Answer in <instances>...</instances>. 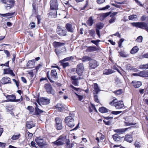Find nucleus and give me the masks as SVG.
Here are the masks:
<instances>
[{
	"label": "nucleus",
	"instance_id": "nucleus-1",
	"mask_svg": "<svg viewBox=\"0 0 148 148\" xmlns=\"http://www.w3.org/2000/svg\"><path fill=\"white\" fill-rule=\"evenodd\" d=\"M131 24L134 27L144 29L148 32V26L147 24L145 22H134L132 23Z\"/></svg>",
	"mask_w": 148,
	"mask_h": 148
},
{
	"label": "nucleus",
	"instance_id": "nucleus-2",
	"mask_svg": "<svg viewBox=\"0 0 148 148\" xmlns=\"http://www.w3.org/2000/svg\"><path fill=\"white\" fill-rule=\"evenodd\" d=\"M65 121L66 124L69 127H72L75 125L74 119L71 116H69L66 117Z\"/></svg>",
	"mask_w": 148,
	"mask_h": 148
},
{
	"label": "nucleus",
	"instance_id": "nucleus-3",
	"mask_svg": "<svg viewBox=\"0 0 148 148\" xmlns=\"http://www.w3.org/2000/svg\"><path fill=\"white\" fill-rule=\"evenodd\" d=\"M6 99L8 101L5 100L4 102H8L10 101L11 102H18L22 100V96H21L20 99H16V96L15 95H7L6 96Z\"/></svg>",
	"mask_w": 148,
	"mask_h": 148
},
{
	"label": "nucleus",
	"instance_id": "nucleus-4",
	"mask_svg": "<svg viewBox=\"0 0 148 148\" xmlns=\"http://www.w3.org/2000/svg\"><path fill=\"white\" fill-rule=\"evenodd\" d=\"M65 141V138L61 136L57 140L53 142L52 143L57 146H59L62 145Z\"/></svg>",
	"mask_w": 148,
	"mask_h": 148
},
{
	"label": "nucleus",
	"instance_id": "nucleus-5",
	"mask_svg": "<svg viewBox=\"0 0 148 148\" xmlns=\"http://www.w3.org/2000/svg\"><path fill=\"white\" fill-rule=\"evenodd\" d=\"M58 5L57 0H51L50 1V9L51 10H57Z\"/></svg>",
	"mask_w": 148,
	"mask_h": 148
},
{
	"label": "nucleus",
	"instance_id": "nucleus-6",
	"mask_svg": "<svg viewBox=\"0 0 148 148\" xmlns=\"http://www.w3.org/2000/svg\"><path fill=\"white\" fill-rule=\"evenodd\" d=\"M77 67L76 72L79 75L81 76L84 71L83 64L82 63H79L77 65Z\"/></svg>",
	"mask_w": 148,
	"mask_h": 148
},
{
	"label": "nucleus",
	"instance_id": "nucleus-7",
	"mask_svg": "<svg viewBox=\"0 0 148 148\" xmlns=\"http://www.w3.org/2000/svg\"><path fill=\"white\" fill-rule=\"evenodd\" d=\"M89 65V69H94L99 65V64L95 60H92L90 61Z\"/></svg>",
	"mask_w": 148,
	"mask_h": 148
},
{
	"label": "nucleus",
	"instance_id": "nucleus-8",
	"mask_svg": "<svg viewBox=\"0 0 148 148\" xmlns=\"http://www.w3.org/2000/svg\"><path fill=\"white\" fill-rule=\"evenodd\" d=\"M6 3L7 2H9L10 4H7L5 5V7L6 10H8L10 9L11 8H12L14 5V4L15 1L14 0H6Z\"/></svg>",
	"mask_w": 148,
	"mask_h": 148
},
{
	"label": "nucleus",
	"instance_id": "nucleus-9",
	"mask_svg": "<svg viewBox=\"0 0 148 148\" xmlns=\"http://www.w3.org/2000/svg\"><path fill=\"white\" fill-rule=\"evenodd\" d=\"M56 108L60 112H62L66 109V106L61 102L58 103L56 106Z\"/></svg>",
	"mask_w": 148,
	"mask_h": 148
},
{
	"label": "nucleus",
	"instance_id": "nucleus-10",
	"mask_svg": "<svg viewBox=\"0 0 148 148\" xmlns=\"http://www.w3.org/2000/svg\"><path fill=\"white\" fill-rule=\"evenodd\" d=\"M71 79L72 81V83L75 86H78L79 84V78H77L75 75L72 76L71 77Z\"/></svg>",
	"mask_w": 148,
	"mask_h": 148
},
{
	"label": "nucleus",
	"instance_id": "nucleus-11",
	"mask_svg": "<svg viewBox=\"0 0 148 148\" xmlns=\"http://www.w3.org/2000/svg\"><path fill=\"white\" fill-rule=\"evenodd\" d=\"M1 82L3 84H6L11 83V81L10 78L7 77H5L2 78Z\"/></svg>",
	"mask_w": 148,
	"mask_h": 148
},
{
	"label": "nucleus",
	"instance_id": "nucleus-12",
	"mask_svg": "<svg viewBox=\"0 0 148 148\" xmlns=\"http://www.w3.org/2000/svg\"><path fill=\"white\" fill-rule=\"evenodd\" d=\"M35 140L38 145L42 147H43L47 145L45 143L43 142L42 139H40L39 138H36Z\"/></svg>",
	"mask_w": 148,
	"mask_h": 148
},
{
	"label": "nucleus",
	"instance_id": "nucleus-13",
	"mask_svg": "<svg viewBox=\"0 0 148 148\" xmlns=\"http://www.w3.org/2000/svg\"><path fill=\"white\" fill-rule=\"evenodd\" d=\"M45 88L48 94H52V88L51 85L48 84H45Z\"/></svg>",
	"mask_w": 148,
	"mask_h": 148
},
{
	"label": "nucleus",
	"instance_id": "nucleus-14",
	"mask_svg": "<svg viewBox=\"0 0 148 148\" xmlns=\"http://www.w3.org/2000/svg\"><path fill=\"white\" fill-rule=\"evenodd\" d=\"M113 105L116 109H119L124 107L123 102H113Z\"/></svg>",
	"mask_w": 148,
	"mask_h": 148
},
{
	"label": "nucleus",
	"instance_id": "nucleus-15",
	"mask_svg": "<svg viewBox=\"0 0 148 148\" xmlns=\"http://www.w3.org/2000/svg\"><path fill=\"white\" fill-rule=\"evenodd\" d=\"M57 33L60 36H64L65 35V31L58 26L57 29Z\"/></svg>",
	"mask_w": 148,
	"mask_h": 148
},
{
	"label": "nucleus",
	"instance_id": "nucleus-16",
	"mask_svg": "<svg viewBox=\"0 0 148 148\" xmlns=\"http://www.w3.org/2000/svg\"><path fill=\"white\" fill-rule=\"evenodd\" d=\"M65 27L68 32L73 33L74 30V28L73 27L72 25L67 23Z\"/></svg>",
	"mask_w": 148,
	"mask_h": 148
},
{
	"label": "nucleus",
	"instance_id": "nucleus-17",
	"mask_svg": "<svg viewBox=\"0 0 148 148\" xmlns=\"http://www.w3.org/2000/svg\"><path fill=\"white\" fill-rule=\"evenodd\" d=\"M132 83L133 86L136 88L139 87L142 85L141 82L139 81H133Z\"/></svg>",
	"mask_w": 148,
	"mask_h": 148
},
{
	"label": "nucleus",
	"instance_id": "nucleus-18",
	"mask_svg": "<svg viewBox=\"0 0 148 148\" xmlns=\"http://www.w3.org/2000/svg\"><path fill=\"white\" fill-rule=\"evenodd\" d=\"M93 88L94 89L93 90L94 95L95 94H97L98 92L101 91V90L99 88L98 85L97 83L94 84Z\"/></svg>",
	"mask_w": 148,
	"mask_h": 148
},
{
	"label": "nucleus",
	"instance_id": "nucleus-19",
	"mask_svg": "<svg viewBox=\"0 0 148 148\" xmlns=\"http://www.w3.org/2000/svg\"><path fill=\"white\" fill-rule=\"evenodd\" d=\"M98 48L94 46H91L87 47L86 51L87 52H91L98 50Z\"/></svg>",
	"mask_w": 148,
	"mask_h": 148
},
{
	"label": "nucleus",
	"instance_id": "nucleus-20",
	"mask_svg": "<svg viewBox=\"0 0 148 148\" xmlns=\"http://www.w3.org/2000/svg\"><path fill=\"white\" fill-rule=\"evenodd\" d=\"M3 74H10L12 76H14L15 74L13 73L12 70L6 69H5L3 70Z\"/></svg>",
	"mask_w": 148,
	"mask_h": 148
},
{
	"label": "nucleus",
	"instance_id": "nucleus-21",
	"mask_svg": "<svg viewBox=\"0 0 148 148\" xmlns=\"http://www.w3.org/2000/svg\"><path fill=\"white\" fill-rule=\"evenodd\" d=\"M114 71L111 69H106L103 70V74L105 75H108L114 73Z\"/></svg>",
	"mask_w": 148,
	"mask_h": 148
},
{
	"label": "nucleus",
	"instance_id": "nucleus-22",
	"mask_svg": "<svg viewBox=\"0 0 148 148\" xmlns=\"http://www.w3.org/2000/svg\"><path fill=\"white\" fill-rule=\"evenodd\" d=\"M51 76L52 78L54 79H56L58 78L57 73L55 70H52L51 71Z\"/></svg>",
	"mask_w": 148,
	"mask_h": 148
},
{
	"label": "nucleus",
	"instance_id": "nucleus-23",
	"mask_svg": "<svg viewBox=\"0 0 148 148\" xmlns=\"http://www.w3.org/2000/svg\"><path fill=\"white\" fill-rule=\"evenodd\" d=\"M140 76L142 77H148V71H142L140 72Z\"/></svg>",
	"mask_w": 148,
	"mask_h": 148
},
{
	"label": "nucleus",
	"instance_id": "nucleus-24",
	"mask_svg": "<svg viewBox=\"0 0 148 148\" xmlns=\"http://www.w3.org/2000/svg\"><path fill=\"white\" fill-rule=\"evenodd\" d=\"M83 62H85L86 61H90L92 60L91 58L88 56H85L82 57L80 59Z\"/></svg>",
	"mask_w": 148,
	"mask_h": 148
},
{
	"label": "nucleus",
	"instance_id": "nucleus-25",
	"mask_svg": "<svg viewBox=\"0 0 148 148\" xmlns=\"http://www.w3.org/2000/svg\"><path fill=\"white\" fill-rule=\"evenodd\" d=\"M125 140L131 143L133 140V138L132 136L126 135L125 136Z\"/></svg>",
	"mask_w": 148,
	"mask_h": 148
},
{
	"label": "nucleus",
	"instance_id": "nucleus-26",
	"mask_svg": "<svg viewBox=\"0 0 148 148\" xmlns=\"http://www.w3.org/2000/svg\"><path fill=\"white\" fill-rule=\"evenodd\" d=\"M99 110L100 112L102 113H106L108 112L109 111L110 112L111 111L104 107L100 108H99Z\"/></svg>",
	"mask_w": 148,
	"mask_h": 148
},
{
	"label": "nucleus",
	"instance_id": "nucleus-27",
	"mask_svg": "<svg viewBox=\"0 0 148 148\" xmlns=\"http://www.w3.org/2000/svg\"><path fill=\"white\" fill-rule=\"evenodd\" d=\"M87 25L89 26H91L94 23V20L92 19V16H90L87 21Z\"/></svg>",
	"mask_w": 148,
	"mask_h": 148
},
{
	"label": "nucleus",
	"instance_id": "nucleus-28",
	"mask_svg": "<svg viewBox=\"0 0 148 148\" xmlns=\"http://www.w3.org/2000/svg\"><path fill=\"white\" fill-rule=\"evenodd\" d=\"M64 43L59 42L55 41L53 42V45L55 48L61 46H63Z\"/></svg>",
	"mask_w": 148,
	"mask_h": 148
},
{
	"label": "nucleus",
	"instance_id": "nucleus-29",
	"mask_svg": "<svg viewBox=\"0 0 148 148\" xmlns=\"http://www.w3.org/2000/svg\"><path fill=\"white\" fill-rule=\"evenodd\" d=\"M129 128H125L123 129H119L115 130L114 132L117 133H121L125 132Z\"/></svg>",
	"mask_w": 148,
	"mask_h": 148
},
{
	"label": "nucleus",
	"instance_id": "nucleus-30",
	"mask_svg": "<svg viewBox=\"0 0 148 148\" xmlns=\"http://www.w3.org/2000/svg\"><path fill=\"white\" fill-rule=\"evenodd\" d=\"M139 50V49L137 46L134 47L131 50L130 53L132 54H134L137 52Z\"/></svg>",
	"mask_w": 148,
	"mask_h": 148
},
{
	"label": "nucleus",
	"instance_id": "nucleus-31",
	"mask_svg": "<svg viewBox=\"0 0 148 148\" xmlns=\"http://www.w3.org/2000/svg\"><path fill=\"white\" fill-rule=\"evenodd\" d=\"M53 11L50 12L49 13V15L51 16L53 18H56L57 17V10H53Z\"/></svg>",
	"mask_w": 148,
	"mask_h": 148
},
{
	"label": "nucleus",
	"instance_id": "nucleus-32",
	"mask_svg": "<svg viewBox=\"0 0 148 148\" xmlns=\"http://www.w3.org/2000/svg\"><path fill=\"white\" fill-rule=\"evenodd\" d=\"M34 126V124L32 121L27 122L26 123V127L28 129H31Z\"/></svg>",
	"mask_w": 148,
	"mask_h": 148
},
{
	"label": "nucleus",
	"instance_id": "nucleus-33",
	"mask_svg": "<svg viewBox=\"0 0 148 148\" xmlns=\"http://www.w3.org/2000/svg\"><path fill=\"white\" fill-rule=\"evenodd\" d=\"M112 137L113 139L116 141H119L121 137L117 134H115L113 135Z\"/></svg>",
	"mask_w": 148,
	"mask_h": 148
},
{
	"label": "nucleus",
	"instance_id": "nucleus-34",
	"mask_svg": "<svg viewBox=\"0 0 148 148\" xmlns=\"http://www.w3.org/2000/svg\"><path fill=\"white\" fill-rule=\"evenodd\" d=\"M99 134L101 135V136L99 138L97 137L95 139L97 141L98 143L101 142V140H103L104 138V136L102 134Z\"/></svg>",
	"mask_w": 148,
	"mask_h": 148
},
{
	"label": "nucleus",
	"instance_id": "nucleus-35",
	"mask_svg": "<svg viewBox=\"0 0 148 148\" xmlns=\"http://www.w3.org/2000/svg\"><path fill=\"white\" fill-rule=\"evenodd\" d=\"M35 104L36 106V107L35 108L36 109V111L35 112L37 114H39L41 113H42L43 111L41 110H40L39 109V108H38V105H37V103L36 102H35Z\"/></svg>",
	"mask_w": 148,
	"mask_h": 148
},
{
	"label": "nucleus",
	"instance_id": "nucleus-36",
	"mask_svg": "<svg viewBox=\"0 0 148 148\" xmlns=\"http://www.w3.org/2000/svg\"><path fill=\"white\" fill-rule=\"evenodd\" d=\"M89 33L91 36L93 38L95 37L96 34L95 31L94 29H92L89 30Z\"/></svg>",
	"mask_w": 148,
	"mask_h": 148
},
{
	"label": "nucleus",
	"instance_id": "nucleus-37",
	"mask_svg": "<svg viewBox=\"0 0 148 148\" xmlns=\"http://www.w3.org/2000/svg\"><path fill=\"white\" fill-rule=\"evenodd\" d=\"M50 100L49 99H47L45 97H42L40 99V102H49ZM36 102H39V99H38L37 100Z\"/></svg>",
	"mask_w": 148,
	"mask_h": 148
},
{
	"label": "nucleus",
	"instance_id": "nucleus-38",
	"mask_svg": "<svg viewBox=\"0 0 148 148\" xmlns=\"http://www.w3.org/2000/svg\"><path fill=\"white\" fill-rule=\"evenodd\" d=\"M128 18L130 20H135L137 19V16L136 15L133 14L129 16Z\"/></svg>",
	"mask_w": 148,
	"mask_h": 148
},
{
	"label": "nucleus",
	"instance_id": "nucleus-39",
	"mask_svg": "<svg viewBox=\"0 0 148 148\" xmlns=\"http://www.w3.org/2000/svg\"><path fill=\"white\" fill-rule=\"evenodd\" d=\"M104 24L103 23H100L97 24V28L99 30L101 29L103 27Z\"/></svg>",
	"mask_w": 148,
	"mask_h": 148
},
{
	"label": "nucleus",
	"instance_id": "nucleus-40",
	"mask_svg": "<svg viewBox=\"0 0 148 148\" xmlns=\"http://www.w3.org/2000/svg\"><path fill=\"white\" fill-rule=\"evenodd\" d=\"M63 61H61V64L63 66L64 68H65L66 67L69 66V64L68 62H62Z\"/></svg>",
	"mask_w": 148,
	"mask_h": 148
},
{
	"label": "nucleus",
	"instance_id": "nucleus-41",
	"mask_svg": "<svg viewBox=\"0 0 148 148\" xmlns=\"http://www.w3.org/2000/svg\"><path fill=\"white\" fill-rule=\"evenodd\" d=\"M123 92V90L122 89H119L116 91H115L113 92L117 95H119L121 94Z\"/></svg>",
	"mask_w": 148,
	"mask_h": 148
},
{
	"label": "nucleus",
	"instance_id": "nucleus-42",
	"mask_svg": "<svg viewBox=\"0 0 148 148\" xmlns=\"http://www.w3.org/2000/svg\"><path fill=\"white\" fill-rule=\"evenodd\" d=\"M139 68L140 69H148V64H145L140 65L139 66Z\"/></svg>",
	"mask_w": 148,
	"mask_h": 148
},
{
	"label": "nucleus",
	"instance_id": "nucleus-43",
	"mask_svg": "<svg viewBox=\"0 0 148 148\" xmlns=\"http://www.w3.org/2000/svg\"><path fill=\"white\" fill-rule=\"evenodd\" d=\"M143 38L142 36H138L136 40V41L140 43L142 41Z\"/></svg>",
	"mask_w": 148,
	"mask_h": 148
},
{
	"label": "nucleus",
	"instance_id": "nucleus-44",
	"mask_svg": "<svg viewBox=\"0 0 148 148\" xmlns=\"http://www.w3.org/2000/svg\"><path fill=\"white\" fill-rule=\"evenodd\" d=\"M73 59L74 58L73 57L71 56L66 58L61 61H63V62H65L70 60H73Z\"/></svg>",
	"mask_w": 148,
	"mask_h": 148
},
{
	"label": "nucleus",
	"instance_id": "nucleus-45",
	"mask_svg": "<svg viewBox=\"0 0 148 148\" xmlns=\"http://www.w3.org/2000/svg\"><path fill=\"white\" fill-rule=\"evenodd\" d=\"M33 64L30 60L29 61L27 64V67L29 68H32V66H33Z\"/></svg>",
	"mask_w": 148,
	"mask_h": 148
},
{
	"label": "nucleus",
	"instance_id": "nucleus-46",
	"mask_svg": "<svg viewBox=\"0 0 148 148\" xmlns=\"http://www.w3.org/2000/svg\"><path fill=\"white\" fill-rule=\"evenodd\" d=\"M134 145H135L136 148H140L141 147L140 143L137 141H136L134 143Z\"/></svg>",
	"mask_w": 148,
	"mask_h": 148
},
{
	"label": "nucleus",
	"instance_id": "nucleus-47",
	"mask_svg": "<svg viewBox=\"0 0 148 148\" xmlns=\"http://www.w3.org/2000/svg\"><path fill=\"white\" fill-rule=\"evenodd\" d=\"M100 41V40H91L90 42L94 44H95L97 46L98 45V43Z\"/></svg>",
	"mask_w": 148,
	"mask_h": 148
},
{
	"label": "nucleus",
	"instance_id": "nucleus-48",
	"mask_svg": "<svg viewBox=\"0 0 148 148\" xmlns=\"http://www.w3.org/2000/svg\"><path fill=\"white\" fill-rule=\"evenodd\" d=\"M124 39L123 38H121V39H120V40L119 41L118 43V46L119 48H121L122 47V43L124 41Z\"/></svg>",
	"mask_w": 148,
	"mask_h": 148
},
{
	"label": "nucleus",
	"instance_id": "nucleus-49",
	"mask_svg": "<svg viewBox=\"0 0 148 148\" xmlns=\"http://www.w3.org/2000/svg\"><path fill=\"white\" fill-rule=\"evenodd\" d=\"M116 19V18L114 16L112 17L109 20V23L110 24L114 23Z\"/></svg>",
	"mask_w": 148,
	"mask_h": 148
},
{
	"label": "nucleus",
	"instance_id": "nucleus-50",
	"mask_svg": "<svg viewBox=\"0 0 148 148\" xmlns=\"http://www.w3.org/2000/svg\"><path fill=\"white\" fill-rule=\"evenodd\" d=\"M110 12H108L102 14L101 15V16L103 18H105L109 16L110 14Z\"/></svg>",
	"mask_w": 148,
	"mask_h": 148
},
{
	"label": "nucleus",
	"instance_id": "nucleus-51",
	"mask_svg": "<svg viewBox=\"0 0 148 148\" xmlns=\"http://www.w3.org/2000/svg\"><path fill=\"white\" fill-rule=\"evenodd\" d=\"M126 69L128 71L129 70H134V68L133 67L131 66L130 65H128L126 66Z\"/></svg>",
	"mask_w": 148,
	"mask_h": 148
},
{
	"label": "nucleus",
	"instance_id": "nucleus-52",
	"mask_svg": "<svg viewBox=\"0 0 148 148\" xmlns=\"http://www.w3.org/2000/svg\"><path fill=\"white\" fill-rule=\"evenodd\" d=\"M110 7V6L109 5H107L104 7L102 8H99V10H105L109 8Z\"/></svg>",
	"mask_w": 148,
	"mask_h": 148
},
{
	"label": "nucleus",
	"instance_id": "nucleus-53",
	"mask_svg": "<svg viewBox=\"0 0 148 148\" xmlns=\"http://www.w3.org/2000/svg\"><path fill=\"white\" fill-rule=\"evenodd\" d=\"M55 121L56 125L62 123V121L61 119L60 118L58 117L55 118Z\"/></svg>",
	"mask_w": 148,
	"mask_h": 148
},
{
	"label": "nucleus",
	"instance_id": "nucleus-54",
	"mask_svg": "<svg viewBox=\"0 0 148 148\" xmlns=\"http://www.w3.org/2000/svg\"><path fill=\"white\" fill-rule=\"evenodd\" d=\"M27 109L31 113H32L34 112V109L33 107L32 106H29L27 107Z\"/></svg>",
	"mask_w": 148,
	"mask_h": 148
},
{
	"label": "nucleus",
	"instance_id": "nucleus-55",
	"mask_svg": "<svg viewBox=\"0 0 148 148\" xmlns=\"http://www.w3.org/2000/svg\"><path fill=\"white\" fill-rule=\"evenodd\" d=\"M20 134L18 135H14L11 138V139L13 140H16L18 139L20 137Z\"/></svg>",
	"mask_w": 148,
	"mask_h": 148
},
{
	"label": "nucleus",
	"instance_id": "nucleus-56",
	"mask_svg": "<svg viewBox=\"0 0 148 148\" xmlns=\"http://www.w3.org/2000/svg\"><path fill=\"white\" fill-rule=\"evenodd\" d=\"M47 77H48V79L50 81V82H54L52 80L50 77V75H49V71H48L47 72Z\"/></svg>",
	"mask_w": 148,
	"mask_h": 148
},
{
	"label": "nucleus",
	"instance_id": "nucleus-57",
	"mask_svg": "<svg viewBox=\"0 0 148 148\" xmlns=\"http://www.w3.org/2000/svg\"><path fill=\"white\" fill-rule=\"evenodd\" d=\"M57 128L58 130H60L62 129V123H60L56 125Z\"/></svg>",
	"mask_w": 148,
	"mask_h": 148
},
{
	"label": "nucleus",
	"instance_id": "nucleus-58",
	"mask_svg": "<svg viewBox=\"0 0 148 148\" xmlns=\"http://www.w3.org/2000/svg\"><path fill=\"white\" fill-rule=\"evenodd\" d=\"M122 112L121 111H113L111 112V114L114 115H117Z\"/></svg>",
	"mask_w": 148,
	"mask_h": 148
},
{
	"label": "nucleus",
	"instance_id": "nucleus-59",
	"mask_svg": "<svg viewBox=\"0 0 148 148\" xmlns=\"http://www.w3.org/2000/svg\"><path fill=\"white\" fill-rule=\"evenodd\" d=\"M66 144L67 145V147L68 148H70V141L69 139L65 140Z\"/></svg>",
	"mask_w": 148,
	"mask_h": 148
},
{
	"label": "nucleus",
	"instance_id": "nucleus-60",
	"mask_svg": "<svg viewBox=\"0 0 148 148\" xmlns=\"http://www.w3.org/2000/svg\"><path fill=\"white\" fill-rule=\"evenodd\" d=\"M90 105H91V108L93 109V110H94L95 112H97V110L95 107V106L92 104V103H90Z\"/></svg>",
	"mask_w": 148,
	"mask_h": 148
},
{
	"label": "nucleus",
	"instance_id": "nucleus-61",
	"mask_svg": "<svg viewBox=\"0 0 148 148\" xmlns=\"http://www.w3.org/2000/svg\"><path fill=\"white\" fill-rule=\"evenodd\" d=\"M119 54L122 57L125 58L127 57V56L124 53L122 52H119Z\"/></svg>",
	"mask_w": 148,
	"mask_h": 148
},
{
	"label": "nucleus",
	"instance_id": "nucleus-62",
	"mask_svg": "<svg viewBox=\"0 0 148 148\" xmlns=\"http://www.w3.org/2000/svg\"><path fill=\"white\" fill-rule=\"evenodd\" d=\"M94 99L95 102H99L97 94H95L94 95Z\"/></svg>",
	"mask_w": 148,
	"mask_h": 148
},
{
	"label": "nucleus",
	"instance_id": "nucleus-63",
	"mask_svg": "<svg viewBox=\"0 0 148 148\" xmlns=\"http://www.w3.org/2000/svg\"><path fill=\"white\" fill-rule=\"evenodd\" d=\"M70 87L73 89V90H75L76 91H78L80 90V88H76V87H75L73 86L72 85H70Z\"/></svg>",
	"mask_w": 148,
	"mask_h": 148
},
{
	"label": "nucleus",
	"instance_id": "nucleus-64",
	"mask_svg": "<svg viewBox=\"0 0 148 148\" xmlns=\"http://www.w3.org/2000/svg\"><path fill=\"white\" fill-rule=\"evenodd\" d=\"M4 52L5 53V54L7 55V57H9L10 55L9 52L6 50H4Z\"/></svg>",
	"mask_w": 148,
	"mask_h": 148
}]
</instances>
